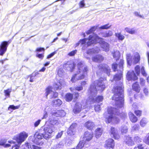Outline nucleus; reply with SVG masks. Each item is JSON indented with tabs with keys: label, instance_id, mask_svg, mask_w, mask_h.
I'll use <instances>...</instances> for the list:
<instances>
[{
	"label": "nucleus",
	"instance_id": "nucleus-1",
	"mask_svg": "<svg viewBox=\"0 0 149 149\" xmlns=\"http://www.w3.org/2000/svg\"><path fill=\"white\" fill-rule=\"evenodd\" d=\"M112 91L113 95L112 99L115 101V105L118 108H122L123 106L124 101V86L123 83L119 81L114 86Z\"/></svg>",
	"mask_w": 149,
	"mask_h": 149
},
{
	"label": "nucleus",
	"instance_id": "nucleus-2",
	"mask_svg": "<svg viewBox=\"0 0 149 149\" xmlns=\"http://www.w3.org/2000/svg\"><path fill=\"white\" fill-rule=\"evenodd\" d=\"M116 108L112 107H108L107 109L108 116L105 117V121L107 124L111 123L112 124H118L120 121V118H123L121 113L115 112Z\"/></svg>",
	"mask_w": 149,
	"mask_h": 149
},
{
	"label": "nucleus",
	"instance_id": "nucleus-3",
	"mask_svg": "<svg viewBox=\"0 0 149 149\" xmlns=\"http://www.w3.org/2000/svg\"><path fill=\"white\" fill-rule=\"evenodd\" d=\"M126 60L127 64L130 66L132 64H136L139 62L140 57L139 53H136L132 57L130 54H127L126 55Z\"/></svg>",
	"mask_w": 149,
	"mask_h": 149
},
{
	"label": "nucleus",
	"instance_id": "nucleus-4",
	"mask_svg": "<svg viewBox=\"0 0 149 149\" xmlns=\"http://www.w3.org/2000/svg\"><path fill=\"white\" fill-rule=\"evenodd\" d=\"M106 80V78H100L99 80L96 81V85L93 86V88L96 91H103L106 88L105 84L103 82Z\"/></svg>",
	"mask_w": 149,
	"mask_h": 149
},
{
	"label": "nucleus",
	"instance_id": "nucleus-5",
	"mask_svg": "<svg viewBox=\"0 0 149 149\" xmlns=\"http://www.w3.org/2000/svg\"><path fill=\"white\" fill-rule=\"evenodd\" d=\"M88 71V69L87 67H84L82 71L83 74L80 75L77 78V76L78 73L74 74L72 77L71 81L72 82H74L75 81L81 80L84 79L85 77V74H87Z\"/></svg>",
	"mask_w": 149,
	"mask_h": 149
},
{
	"label": "nucleus",
	"instance_id": "nucleus-6",
	"mask_svg": "<svg viewBox=\"0 0 149 149\" xmlns=\"http://www.w3.org/2000/svg\"><path fill=\"white\" fill-rule=\"evenodd\" d=\"M102 39V38L99 37L96 34L90 35L88 36V41L87 42V46H89L92 44H96L98 40Z\"/></svg>",
	"mask_w": 149,
	"mask_h": 149
},
{
	"label": "nucleus",
	"instance_id": "nucleus-7",
	"mask_svg": "<svg viewBox=\"0 0 149 149\" xmlns=\"http://www.w3.org/2000/svg\"><path fill=\"white\" fill-rule=\"evenodd\" d=\"M10 41H2L0 45V56H3L7 50V47Z\"/></svg>",
	"mask_w": 149,
	"mask_h": 149
},
{
	"label": "nucleus",
	"instance_id": "nucleus-8",
	"mask_svg": "<svg viewBox=\"0 0 149 149\" xmlns=\"http://www.w3.org/2000/svg\"><path fill=\"white\" fill-rule=\"evenodd\" d=\"M126 77L127 80L129 81H134L137 80L138 79V77L134 70L128 71Z\"/></svg>",
	"mask_w": 149,
	"mask_h": 149
},
{
	"label": "nucleus",
	"instance_id": "nucleus-9",
	"mask_svg": "<svg viewBox=\"0 0 149 149\" xmlns=\"http://www.w3.org/2000/svg\"><path fill=\"white\" fill-rule=\"evenodd\" d=\"M99 70L101 72L106 73L109 76L110 75L111 69L108 65L106 64L100 65L98 66Z\"/></svg>",
	"mask_w": 149,
	"mask_h": 149
},
{
	"label": "nucleus",
	"instance_id": "nucleus-10",
	"mask_svg": "<svg viewBox=\"0 0 149 149\" xmlns=\"http://www.w3.org/2000/svg\"><path fill=\"white\" fill-rule=\"evenodd\" d=\"M28 134L25 132L20 133L19 136L15 139L17 142L18 144H20L24 141L25 139L28 137Z\"/></svg>",
	"mask_w": 149,
	"mask_h": 149
},
{
	"label": "nucleus",
	"instance_id": "nucleus-11",
	"mask_svg": "<svg viewBox=\"0 0 149 149\" xmlns=\"http://www.w3.org/2000/svg\"><path fill=\"white\" fill-rule=\"evenodd\" d=\"M93 137V134L88 131L84 132L83 135V139L85 143L88 142L91 140Z\"/></svg>",
	"mask_w": 149,
	"mask_h": 149
},
{
	"label": "nucleus",
	"instance_id": "nucleus-12",
	"mask_svg": "<svg viewBox=\"0 0 149 149\" xmlns=\"http://www.w3.org/2000/svg\"><path fill=\"white\" fill-rule=\"evenodd\" d=\"M44 132L43 133L44 138L45 139L49 138L51 137V134L53 132L52 128L46 127L44 129Z\"/></svg>",
	"mask_w": 149,
	"mask_h": 149
},
{
	"label": "nucleus",
	"instance_id": "nucleus-13",
	"mask_svg": "<svg viewBox=\"0 0 149 149\" xmlns=\"http://www.w3.org/2000/svg\"><path fill=\"white\" fill-rule=\"evenodd\" d=\"M110 134L112 135L113 137L115 140H118L120 138V136L117 130L114 127H111L110 131Z\"/></svg>",
	"mask_w": 149,
	"mask_h": 149
},
{
	"label": "nucleus",
	"instance_id": "nucleus-14",
	"mask_svg": "<svg viewBox=\"0 0 149 149\" xmlns=\"http://www.w3.org/2000/svg\"><path fill=\"white\" fill-rule=\"evenodd\" d=\"M82 105L79 102H77L74 105L73 111L75 114L79 113L82 110Z\"/></svg>",
	"mask_w": 149,
	"mask_h": 149
},
{
	"label": "nucleus",
	"instance_id": "nucleus-15",
	"mask_svg": "<svg viewBox=\"0 0 149 149\" xmlns=\"http://www.w3.org/2000/svg\"><path fill=\"white\" fill-rule=\"evenodd\" d=\"M68 62L67 63H64L63 65V67L66 69L68 67L70 69V71L72 72L73 71L75 68L76 66V64L74 62H72L68 63Z\"/></svg>",
	"mask_w": 149,
	"mask_h": 149
},
{
	"label": "nucleus",
	"instance_id": "nucleus-16",
	"mask_svg": "<svg viewBox=\"0 0 149 149\" xmlns=\"http://www.w3.org/2000/svg\"><path fill=\"white\" fill-rule=\"evenodd\" d=\"M132 90L136 93H139L141 91V88L138 81L134 82L132 84Z\"/></svg>",
	"mask_w": 149,
	"mask_h": 149
},
{
	"label": "nucleus",
	"instance_id": "nucleus-17",
	"mask_svg": "<svg viewBox=\"0 0 149 149\" xmlns=\"http://www.w3.org/2000/svg\"><path fill=\"white\" fill-rule=\"evenodd\" d=\"M65 112L63 110H59L52 113V116L57 117H63L65 115Z\"/></svg>",
	"mask_w": 149,
	"mask_h": 149
},
{
	"label": "nucleus",
	"instance_id": "nucleus-18",
	"mask_svg": "<svg viewBox=\"0 0 149 149\" xmlns=\"http://www.w3.org/2000/svg\"><path fill=\"white\" fill-rule=\"evenodd\" d=\"M124 142L128 146H132L134 144L132 137L129 135L125 136Z\"/></svg>",
	"mask_w": 149,
	"mask_h": 149
},
{
	"label": "nucleus",
	"instance_id": "nucleus-19",
	"mask_svg": "<svg viewBox=\"0 0 149 149\" xmlns=\"http://www.w3.org/2000/svg\"><path fill=\"white\" fill-rule=\"evenodd\" d=\"M128 115L130 120L132 123H136L138 120V118L132 112H129Z\"/></svg>",
	"mask_w": 149,
	"mask_h": 149
},
{
	"label": "nucleus",
	"instance_id": "nucleus-20",
	"mask_svg": "<svg viewBox=\"0 0 149 149\" xmlns=\"http://www.w3.org/2000/svg\"><path fill=\"white\" fill-rule=\"evenodd\" d=\"M84 126L87 129L89 130H92L95 127L94 123L90 121H88L86 122L84 124Z\"/></svg>",
	"mask_w": 149,
	"mask_h": 149
},
{
	"label": "nucleus",
	"instance_id": "nucleus-21",
	"mask_svg": "<svg viewBox=\"0 0 149 149\" xmlns=\"http://www.w3.org/2000/svg\"><path fill=\"white\" fill-rule=\"evenodd\" d=\"M104 58L100 54L97 55L92 58L93 61L95 62H101L103 61Z\"/></svg>",
	"mask_w": 149,
	"mask_h": 149
},
{
	"label": "nucleus",
	"instance_id": "nucleus-22",
	"mask_svg": "<svg viewBox=\"0 0 149 149\" xmlns=\"http://www.w3.org/2000/svg\"><path fill=\"white\" fill-rule=\"evenodd\" d=\"M64 98L67 102H71L73 98V94L70 93H66L65 95Z\"/></svg>",
	"mask_w": 149,
	"mask_h": 149
},
{
	"label": "nucleus",
	"instance_id": "nucleus-23",
	"mask_svg": "<svg viewBox=\"0 0 149 149\" xmlns=\"http://www.w3.org/2000/svg\"><path fill=\"white\" fill-rule=\"evenodd\" d=\"M62 104V102L59 99L54 100L52 101V106L55 107H59Z\"/></svg>",
	"mask_w": 149,
	"mask_h": 149
},
{
	"label": "nucleus",
	"instance_id": "nucleus-24",
	"mask_svg": "<svg viewBox=\"0 0 149 149\" xmlns=\"http://www.w3.org/2000/svg\"><path fill=\"white\" fill-rule=\"evenodd\" d=\"M103 130L100 128H97L96 129L95 132V137L98 138L100 137L102 133Z\"/></svg>",
	"mask_w": 149,
	"mask_h": 149
},
{
	"label": "nucleus",
	"instance_id": "nucleus-25",
	"mask_svg": "<svg viewBox=\"0 0 149 149\" xmlns=\"http://www.w3.org/2000/svg\"><path fill=\"white\" fill-rule=\"evenodd\" d=\"M122 77V72H120L118 74H116L114 75L113 80L112 81H118L120 80L121 77Z\"/></svg>",
	"mask_w": 149,
	"mask_h": 149
},
{
	"label": "nucleus",
	"instance_id": "nucleus-26",
	"mask_svg": "<svg viewBox=\"0 0 149 149\" xmlns=\"http://www.w3.org/2000/svg\"><path fill=\"white\" fill-rule=\"evenodd\" d=\"M115 36L118 38V40L122 41L125 38V36L121 34V33H115Z\"/></svg>",
	"mask_w": 149,
	"mask_h": 149
},
{
	"label": "nucleus",
	"instance_id": "nucleus-27",
	"mask_svg": "<svg viewBox=\"0 0 149 149\" xmlns=\"http://www.w3.org/2000/svg\"><path fill=\"white\" fill-rule=\"evenodd\" d=\"M103 97L102 95H98L95 99H93V101L94 102H102L103 100Z\"/></svg>",
	"mask_w": 149,
	"mask_h": 149
},
{
	"label": "nucleus",
	"instance_id": "nucleus-28",
	"mask_svg": "<svg viewBox=\"0 0 149 149\" xmlns=\"http://www.w3.org/2000/svg\"><path fill=\"white\" fill-rule=\"evenodd\" d=\"M53 86L55 90H57L61 88L62 84L60 82H58L57 83H54Z\"/></svg>",
	"mask_w": 149,
	"mask_h": 149
},
{
	"label": "nucleus",
	"instance_id": "nucleus-29",
	"mask_svg": "<svg viewBox=\"0 0 149 149\" xmlns=\"http://www.w3.org/2000/svg\"><path fill=\"white\" fill-rule=\"evenodd\" d=\"M26 146L29 149H32L31 146L33 149H40V147L34 145H31L29 143H26Z\"/></svg>",
	"mask_w": 149,
	"mask_h": 149
},
{
	"label": "nucleus",
	"instance_id": "nucleus-30",
	"mask_svg": "<svg viewBox=\"0 0 149 149\" xmlns=\"http://www.w3.org/2000/svg\"><path fill=\"white\" fill-rule=\"evenodd\" d=\"M52 86H47L45 89V93L46 98H47L48 95L51 92H52Z\"/></svg>",
	"mask_w": 149,
	"mask_h": 149
},
{
	"label": "nucleus",
	"instance_id": "nucleus-31",
	"mask_svg": "<svg viewBox=\"0 0 149 149\" xmlns=\"http://www.w3.org/2000/svg\"><path fill=\"white\" fill-rule=\"evenodd\" d=\"M103 37L104 38L108 37L111 36L113 33L111 31H109L105 33H103Z\"/></svg>",
	"mask_w": 149,
	"mask_h": 149
},
{
	"label": "nucleus",
	"instance_id": "nucleus-32",
	"mask_svg": "<svg viewBox=\"0 0 149 149\" xmlns=\"http://www.w3.org/2000/svg\"><path fill=\"white\" fill-rule=\"evenodd\" d=\"M113 56L114 58H116V61L119 60L120 57V54L118 52H114L113 53Z\"/></svg>",
	"mask_w": 149,
	"mask_h": 149
},
{
	"label": "nucleus",
	"instance_id": "nucleus-33",
	"mask_svg": "<svg viewBox=\"0 0 149 149\" xmlns=\"http://www.w3.org/2000/svg\"><path fill=\"white\" fill-rule=\"evenodd\" d=\"M49 122L51 125H54L58 123V120L55 118H53L50 119Z\"/></svg>",
	"mask_w": 149,
	"mask_h": 149
},
{
	"label": "nucleus",
	"instance_id": "nucleus-34",
	"mask_svg": "<svg viewBox=\"0 0 149 149\" xmlns=\"http://www.w3.org/2000/svg\"><path fill=\"white\" fill-rule=\"evenodd\" d=\"M11 90L12 89L11 88H8L6 90H4V93L5 96L6 97H9Z\"/></svg>",
	"mask_w": 149,
	"mask_h": 149
},
{
	"label": "nucleus",
	"instance_id": "nucleus-35",
	"mask_svg": "<svg viewBox=\"0 0 149 149\" xmlns=\"http://www.w3.org/2000/svg\"><path fill=\"white\" fill-rule=\"evenodd\" d=\"M20 106V105L15 106L14 105H10L8 108V110H10V109L15 110L16 109H18L19 108Z\"/></svg>",
	"mask_w": 149,
	"mask_h": 149
},
{
	"label": "nucleus",
	"instance_id": "nucleus-36",
	"mask_svg": "<svg viewBox=\"0 0 149 149\" xmlns=\"http://www.w3.org/2000/svg\"><path fill=\"white\" fill-rule=\"evenodd\" d=\"M84 146V142L82 141H80L76 147V149H81Z\"/></svg>",
	"mask_w": 149,
	"mask_h": 149
},
{
	"label": "nucleus",
	"instance_id": "nucleus-37",
	"mask_svg": "<svg viewBox=\"0 0 149 149\" xmlns=\"http://www.w3.org/2000/svg\"><path fill=\"white\" fill-rule=\"evenodd\" d=\"M147 123L146 119L144 118H142L140 122V124L141 126L142 127H144Z\"/></svg>",
	"mask_w": 149,
	"mask_h": 149
},
{
	"label": "nucleus",
	"instance_id": "nucleus-38",
	"mask_svg": "<svg viewBox=\"0 0 149 149\" xmlns=\"http://www.w3.org/2000/svg\"><path fill=\"white\" fill-rule=\"evenodd\" d=\"M142 111L141 110H136L134 111V113L136 116L139 117H140L142 116Z\"/></svg>",
	"mask_w": 149,
	"mask_h": 149
},
{
	"label": "nucleus",
	"instance_id": "nucleus-39",
	"mask_svg": "<svg viewBox=\"0 0 149 149\" xmlns=\"http://www.w3.org/2000/svg\"><path fill=\"white\" fill-rule=\"evenodd\" d=\"M140 68L139 65H136L134 68V69L136 73L138 76L140 74Z\"/></svg>",
	"mask_w": 149,
	"mask_h": 149
},
{
	"label": "nucleus",
	"instance_id": "nucleus-40",
	"mask_svg": "<svg viewBox=\"0 0 149 149\" xmlns=\"http://www.w3.org/2000/svg\"><path fill=\"white\" fill-rule=\"evenodd\" d=\"M139 83L141 86H145L146 81L142 78H140L139 79Z\"/></svg>",
	"mask_w": 149,
	"mask_h": 149
},
{
	"label": "nucleus",
	"instance_id": "nucleus-41",
	"mask_svg": "<svg viewBox=\"0 0 149 149\" xmlns=\"http://www.w3.org/2000/svg\"><path fill=\"white\" fill-rule=\"evenodd\" d=\"M141 72L142 74L144 76L146 77L147 75V74L145 70L144 67L142 66L141 68Z\"/></svg>",
	"mask_w": 149,
	"mask_h": 149
},
{
	"label": "nucleus",
	"instance_id": "nucleus-42",
	"mask_svg": "<svg viewBox=\"0 0 149 149\" xmlns=\"http://www.w3.org/2000/svg\"><path fill=\"white\" fill-rule=\"evenodd\" d=\"M85 5L84 0H81L79 3V6L80 8H82L85 7Z\"/></svg>",
	"mask_w": 149,
	"mask_h": 149
},
{
	"label": "nucleus",
	"instance_id": "nucleus-43",
	"mask_svg": "<svg viewBox=\"0 0 149 149\" xmlns=\"http://www.w3.org/2000/svg\"><path fill=\"white\" fill-rule=\"evenodd\" d=\"M77 50L76 49L72 50L68 53V55L70 56H72L75 55L77 52Z\"/></svg>",
	"mask_w": 149,
	"mask_h": 149
},
{
	"label": "nucleus",
	"instance_id": "nucleus-44",
	"mask_svg": "<svg viewBox=\"0 0 149 149\" xmlns=\"http://www.w3.org/2000/svg\"><path fill=\"white\" fill-rule=\"evenodd\" d=\"M121 131L122 134H125L128 132V129L127 127H123L121 128Z\"/></svg>",
	"mask_w": 149,
	"mask_h": 149
},
{
	"label": "nucleus",
	"instance_id": "nucleus-45",
	"mask_svg": "<svg viewBox=\"0 0 149 149\" xmlns=\"http://www.w3.org/2000/svg\"><path fill=\"white\" fill-rule=\"evenodd\" d=\"M78 69L79 70V72L80 73L81 71V68H82L83 67V65L81 62L78 63L77 64Z\"/></svg>",
	"mask_w": 149,
	"mask_h": 149
},
{
	"label": "nucleus",
	"instance_id": "nucleus-46",
	"mask_svg": "<svg viewBox=\"0 0 149 149\" xmlns=\"http://www.w3.org/2000/svg\"><path fill=\"white\" fill-rule=\"evenodd\" d=\"M140 128V126L139 124H135L132 127V130L133 131H136L138 130Z\"/></svg>",
	"mask_w": 149,
	"mask_h": 149
},
{
	"label": "nucleus",
	"instance_id": "nucleus-47",
	"mask_svg": "<svg viewBox=\"0 0 149 149\" xmlns=\"http://www.w3.org/2000/svg\"><path fill=\"white\" fill-rule=\"evenodd\" d=\"M118 64L116 63H113L112 64V68L114 72H116L117 70Z\"/></svg>",
	"mask_w": 149,
	"mask_h": 149
},
{
	"label": "nucleus",
	"instance_id": "nucleus-48",
	"mask_svg": "<svg viewBox=\"0 0 149 149\" xmlns=\"http://www.w3.org/2000/svg\"><path fill=\"white\" fill-rule=\"evenodd\" d=\"M95 27L94 26H93L86 32V34L88 35L94 31L95 30Z\"/></svg>",
	"mask_w": 149,
	"mask_h": 149
},
{
	"label": "nucleus",
	"instance_id": "nucleus-49",
	"mask_svg": "<svg viewBox=\"0 0 149 149\" xmlns=\"http://www.w3.org/2000/svg\"><path fill=\"white\" fill-rule=\"evenodd\" d=\"M109 24H106L101 26L100 27V28L102 29H109L110 27V26H109Z\"/></svg>",
	"mask_w": 149,
	"mask_h": 149
},
{
	"label": "nucleus",
	"instance_id": "nucleus-50",
	"mask_svg": "<svg viewBox=\"0 0 149 149\" xmlns=\"http://www.w3.org/2000/svg\"><path fill=\"white\" fill-rule=\"evenodd\" d=\"M73 95H74V97L73 99L75 101L77 100L79 97V93L78 92H75Z\"/></svg>",
	"mask_w": 149,
	"mask_h": 149
},
{
	"label": "nucleus",
	"instance_id": "nucleus-51",
	"mask_svg": "<svg viewBox=\"0 0 149 149\" xmlns=\"http://www.w3.org/2000/svg\"><path fill=\"white\" fill-rule=\"evenodd\" d=\"M124 64V61L123 59H120L118 63L119 67L120 68H123V65Z\"/></svg>",
	"mask_w": 149,
	"mask_h": 149
},
{
	"label": "nucleus",
	"instance_id": "nucleus-52",
	"mask_svg": "<svg viewBox=\"0 0 149 149\" xmlns=\"http://www.w3.org/2000/svg\"><path fill=\"white\" fill-rule=\"evenodd\" d=\"M74 131L70 129L69 128L67 131L68 134L70 136L74 135Z\"/></svg>",
	"mask_w": 149,
	"mask_h": 149
},
{
	"label": "nucleus",
	"instance_id": "nucleus-53",
	"mask_svg": "<svg viewBox=\"0 0 149 149\" xmlns=\"http://www.w3.org/2000/svg\"><path fill=\"white\" fill-rule=\"evenodd\" d=\"M36 56L37 57H38L40 59H42L43 58L44 56V53L37 54L36 55Z\"/></svg>",
	"mask_w": 149,
	"mask_h": 149
},
{
	"label": "nucleus",
	"instance_id": "nucleus-54",
	"mask_svg": "<svg viewBox=\"0 0 149 149\" xmlns=\"http://www.w3.org/2000/svg\"><path fill=\"white\" fill-rule=\"evenodd\" d=\"M45 51V49L43 47H38L35 50L36 52H44Z\"/></svg>",
	"mask_w": 149,
	"mask_h": 149
},
{
	"label": "nucleus",
	"instance_id": "nucleus-55",
	"mask_svg": "<svg viewBox=\"0 0 149 149\" xmlns=\"http://www.w3.org/2000/svg\"><path fill=\"white\" fill-rule=\"evenodd\" d=\"M56 51H55L51 53L50 54L48 55L47 56V58H49L52 57L55 54H56Z\"/></svg>",
	"mask_w": 149,
	"mask_h": 149
},
{
	"label": "nucleus",
	"instance_id": "nucleus-56",
	"mask_svg": "<svg viewBox=\"0 0 149 149\" xmlns=\"http://www.w3.org/2000/svg\"><path fill=\"white\" fill-rule=\"evenodd\" d=\"M77 124L76 123H72L69 127V128L72 130L74 131L76 127Z\"/></svg>",
	"mask_w": 149,
	"mask_h": 149
},
{
	"label": "nucleus",
	"instance_id": "nucleus-57",
	"mask_svg": "<svg viewBox=\"0 0 149 149\" xmlns=\"http://www.w3.org/2000/svg\"><path fill=\"white\" fill-rule=\"evenodd\" d=\"M143 141L145 143L149 145V135L147 137L145 138Z\"/></svg>",
	"mask_w": 149,
	"mask_h": 149
},
{
	"label": "nucleus",
	"instance_id": "nucleus-58",
	"mask_svg": "<svg viewBox=\"0 0 149 149\" xmlns=\"http://www.w3.org/2000/svg\"><path fill=\"white\" fill-rule=\"evenodd\" d=\"M44 138V135L43 134H38L36 136V138L38 139H41Z\"/></svg>",
	"mask_w": 149,
	"mask_h": 149
},
{
	"label": "nucleus",
	"instance_id": "nucleus-59",
	"mask_svg": "<svg viewBox=\"0 0 149 149\" xmlns=\"http://www.w3.org/2000/svg\"><path fill=\"white\" fill-rule=\"evenodd\" d=\"M134 14L135 16H136L139 17L143 18L144 19V16L143 15H141L139 14V13H138L137 12H135L134 13Z\"/></svg>",
	"mask_w": 149,
	"mask_h": 149
},
{
	"label": "nucleus",
	"instance_id": "nucleus-60",
	"mask_svg": "<svg viewBox=\"0 0 149 149\" xmlns=\"http://www.w3.org/2000/svg\"><path fill=\"white\" fill-rule=\"evenodd\" d=\"M58 93L57 92H54L52 97V98H55L58 97Z\"/></svg>",
	"mask_w": 149,
	"mask_h": 149
},
{
	"label": "nucleus",
	"instance_id": "nucleus-61",
	"mask_svg": "<svg viewBox=\"0 0 149 149\" xmlns=\"http://www.w3.org/2000/svg\"><path fill=\"white\" fill-rule=\"evenodd\" d=\"M63 134V132L61 131L60 132H58L56 136V139H58L59 138H60L61 137L62 135Z\"/></svg>",
	"mask_w": 149,
	"mask_h": 149
},
{
	"label": "nucleus",
	"instance_id": "nucleus-62",
	"mask_svg": "<svg viewBox=\"0 0 149 149\" xmlns=\"http://www.w3.org/2000/svg\"><path fill=\"white\" fill-rule=\"evenodd\" d=\"M28 77H30L29 81L31 82H33L34 81L33 77L34 76H33L32 74H30L28 75Z\"/></svg>",
	"mask_w": 149,
	"mask_h": 149
},
{
	"label": "nucleus",
	"instance_id": "nucleus-63",
	"mask_svg": "<svg viewBox=\"0 0 149 149\" xmlns=\"http://www.w3.org/2000/svg\"><path fill=\"white\" fill-rule=\"evenodd\" d=\"M95 111H98L100 110V105H96L95 107Z\"/></svg>",
	"mask_w": 149,
	"mask_h": 149
},
{
	"label": "nucleus",
	"instance_id": "nucleus-64",
	"mask_svg": "<svg viewBox=\"0 0 149 149\" xmlns=\"http://www.w3.org/2000/svg\"><path fill=\"white\" fill-rule=\"evenodd\" d=\"M40 121L41 120H38L36 121L34 124V127H36L38 126L40 124Z\"/></svg>",
	"mask_w": 149,
	"mask_h": 149
}]
</instances>
